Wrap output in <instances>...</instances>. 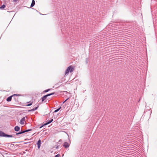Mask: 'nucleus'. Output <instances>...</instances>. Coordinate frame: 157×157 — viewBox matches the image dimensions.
I'll list each match as a JSON object with an SVG mask.
<instances>
[{
	"label": "nucleus",
	"mask_w": 157,
	"mask_h": 157,
	"mask_svg": "<svg viewBox=\"0 0 157 157\" xmlns=\"http://www.w3.org/2000/svg\"><path fill=\"white\" fill-rule=\"evenodd\" d=\"M74 70V67L71 66H70L68 67L65 71V75H67L68 73L72 72Z\"/></svg>",
	"instance_id": "f257e3e1"
},
{
	"label": "nucleus",
	"mask_w": 157,
	"mask_h": 157,
	"mask_svg": "<svg viewBox=\"0 0 157 157\" xmlns=\"http://www.w3.org/2000/svg\"><path fill=\"white\" fill-rule=\"evenodd\" d=\"M55 94V93L53 92V93H52L50 94H47L46 95H44L42 97V98H41V101L42 102L44 101L46 99H47V98L49 96L51 95H53L54 94Z\"/></svg>",
	"instance_id": "f03ea898"
},
{
	"label": "nucleus",
	"mask_w": 157,
	"mask_h": 157,
	"mask_svg": "<svg viewBox=\"0 0 157 157\" xmlns=\"http://www.w3.org/2000/svg\"><path fill=\"white\" fill-rule=\"evenodd\" d=\"M53 119H51L49 120V121H48L47 122L45 123L44 124L42 125L40 127V128H42V127H43L44 125H46L48 124H49L51 123L52 121H53Z\"/></svg>",
	"instance_id": "7ed1b4c3"
},
{
	"label": "nucleus",
	"mask_w": 157,
	"mask_h": 157,
	"mask_svg": "<svg viewBox=\"0 0 157 157\" xmlns=\"http://www.w3.org/2000/svg\"><path fill=\"white\" fill-rule=\"evenodd\" d=\"M19 95L14 94L13 95L10 96L9 97H8V98H7L6 101H8V102L10 101L11 100L12 97L13 96H15V95L17 96V95Z\"/></svg>",
	"instance_id": "20e7f679"
},
{
	"label": "nucleus",
	"mask_w": 157,
	"mask_h": 157,
	"mask_svg": "<svg viewBox=\"0 0 157 157\" xmlns=\"http://www.w3.org/2000/svg\"><path fill=\"white\" fill-rule=\"evenodd\" d=\"M36 144L37 145V147L38 149H39L40 148L41 144V140L40 139H39L36 143Z\"/></svg>",
	"instance_id": "39448f33"
},
{
	"label": "nucleus",
	"mask_w": 157,
	"mask_h": 157,
	"mask_svg": "<svg viewBox=\"0 0 157 157\" xmlns=\"http://www.w3.org/2000/svg\"><path fill=\"white\" fill-rule=\"evenodd\" d=\"M25 117H23L20 120V123L21 125H23L25 123Z\"/></svg>",
	"instance_id": "423d86ee"
},
{
	"label": "nucleus",
	"mask_w": 157,
	"mask_h": 157,
	"mask_svg": "<svg viewBox=\"0 0 157 157\" xmlns=\"http://www.w3.org/2000/svg\"><path fill=\"white\" fill-rule=\"evenodd\" d=\"M63 146L65 148H67L69 146L68 143L67 142H64L63 144Z\"/></svg>",
	"instance_id": "0eeeda50"
},
{
	"label": "nucleus",
	"mask_w": 157,
	"mask_h": 157,
	"mask_svg": "<svg viewBox=\"0 0 157 157\" xmlns=\"http://www.w3.org/2000/svg\"><path fill=\"white\" fill-rule=\"evenodd\" d=\"M6 135V134H5L4 132H3L2 131H0V137H5Z\"/></svg>",
	"instance_id": "6e6552de"
},
{
	"label": "nucleus",
	"mask_w": 157,
	"mask_h": 157,
	"mask_svg": "<svg viewBox=\"0 0 157 157\" xmlns=\"http://www.w3.org/2000/svg\"><path fill=\"white\" fill-rule=\"evenodd\" d=\"M14 129L15 131L18 132L20 130V128L18 126H16L14 127Z\"/></svg>",
	"instance_id": "1a4fd4ad"
},
{
	"label": "nucleus",
	"mask_w": 157,
	"mask_h": 157,
	"mask_svg": "<svg viewBox=\"0 0 157 157\" xmlns=\"http://www.w3.org/2000/svg\"><path fill=\"white\" fill-rule=\"evenodd\" d=\"M35 5V1L34 0H32V3H31V6H30V7H32Z\"/></svg>",
	"instance_id": "9d476101"
},
{
	"label": "nucleus",
	"mask_w": 157,
	"mask_h": 157,
	"mask_svg": "<svg viewBox=\"0 0 157 157\" xmlns=\"http://www.w3.org/2000/svg\"><path fill=\"white\" fill-rule=\"evenodd\" d=\"M25 133L24 131L21 130V131L19 132H18L16 133V135H18L19 134H21L23 133Z\"/></svg>",
	"instance_id": "9b49d317"
},
{
	"label": "nucleus",
	"mask_w": 157,
	"mask_h": 157,
	"mask_svg": "<svg viewBox=\"0 0 157 157\" xmlns=\"http://www.w3.org/2000/svg\"><path fill=\"white\" fill-rule=\"evenodd\" d=\"M50 90V89H48L46 90L43 91V94H44L46 92H48L49 90Z\"/></svg>",
	"instance_id": "f8f14e48"
},
{
	"label": "nucleus",
	"mask_w": 157,
	"mask_h": 157,
	"mask_svg": "<svg viewBox=\"0 0 157 157\" xmlns=\"http://www.w3.org/2000/svg\"><path fill=\"white\" fill-rule=\"evenodd\" d=\"M6 7V6L3 4V5H2L0 7V9H3L4 8H5Z\"/></svg>",
	"instance_id": "ddd939ff"
},
{
	"label": "nucleus",
	"mask_w": 157,
	"mask_h": 157,
	"mask_svg": "<svg viewBox=\"0 0 157 157\" xmlns=\"http://www.w3.org/2000/svg\"><path fill=\"white\" fill-rule=\"evenodd\" d=\"M13 136L11 135H9L8 134H6V137H12Z\"/></svg>",
	"instance_id": "4468645a"
},
{
	"label": "nucleus",
	"mask_w": 157,
	"mask_h": 157,
	"mask_svg": "<svg viewBox=\"0 0 157 157\" xmlns=\"http://www.w3.org/2000/svg\"><path fill=\"white\" fill-rule=\"evenodd\" d=\"M61 108V107H60L59 108H58V109L55 110L54 111V113H56V112H58L60 109Z\"/></svg>",
	"instance_id": "2eb2a0df"
},
{
	"label": "nucleus",
	"mask_w": 157,
	"mask_h": 157,
	"mask_svg": "<svg viewBox=\"0 0 157 157\" xmlns=\"http://www.w3.org/2000/svg\"><path fill=\"white\" fill-rule=\"evenodd\" d=\"M35 109H34V108H33L31 109H30V110H28V111L29 112H32V111H35Z\"/></svg>",
	"instance_id": "dca6fc26"
},
{
	"label": "nucleus",
	"mask_w": 157,
	"mask_h": 157,
	"mask_svg": "<svg viewBox=\"0 0 157 157\" xmlns=\"http://www.w3.org/2000/svg\"><path fill=\"white\" fill-rule=\"evenodd\" d=\"M32 130L31 129H27V130H24V132L25 133V132H29V131H31Z\"/></svg>",
	"instance_id": "f3484780"
},
{
	"label": "nucleus",
	"mask_w": 157,
	"mask_h": 157,
	"mask_svg": "<svg viewBox=\"0 0 157 157\" xmlns=\"http://www.w3.org/2000/svg\"><path fill=\"white\" fill-rule=\"evenodd\" d=\"M32 105V103H29L27 105V106H30L31 105Z\"/></svg>",
	"instance_id": "a211bd4d"
},
{
	"label": "nucleus",
	"mask_w": 157,
	"mask_h": 157,
	"mask_svg": "<svg viewBox=\"0 0 157 157\" xmlns=\"http://www.w3.org/2000/svg\"><path fill=\"white\" fill-rule=\"evenodd\" d=\"M60 155L59 154H58L56 155L55 156V157H59Z\"/></svg>",
	"instance_id": "6ab92c4d"
},
{
	"label": "nucleus",
	"mask_w": 157,
	"mask_h": 157,
	"mask_svg": "<svg viewBox=\"0 0 157 157\" xmlns=\"http://www.w3.org/2000/svg\"><path fill=\"white\" fill-rule=\"evenodd\" d=\"M38 106L37 107H36L35 108H34V109H35V110H36L38 108Z\"/></svg>",
	"instance_id": "aec40b11"
},
{
	"label": "nucleus",
	"mask_w": 157,
	"mask_h": 157,
	"mask_svg": "<svg viewBox=\"0 0 157 157\" xmlns=\"http://www.w3.org/2000/svg\"><path fill=\"white\" fill-rule=\"evenodd\" d=\"M68 98H67V99H66L63 102V103H64L67 100H68Z\"/></svg>",
	"instance_id": "412c9836"
},
{
	"label": "nucleus",
	"mask_w": 157,
	"mask_h": 157,
	"mask_svg": "<svg viewBox=\"0 0 157 157\" xmlns=\"http://www.w3.org/2000/svg\"><path fill=\"white\" fill-rule=\"evenodd\" d=\"M56 149H58V148H59V146H57L56 147Z\"/></svg>",
	"instance_id": "4be33fe9"
},
{
	"label": "nucleus",
	"mask_w": 157,
	"mask_h": 157,
	"mask_svg": "<svg viewBox=\"0 0 157 157\" xmlns=\"http://www.w3.org/2000/svg\"><path fill=\"white\" fill-rule=\"evenodd\" d=\"M62 140H59V142L60 141H61Z\"/></svg>",
	"instance_id": "5701e85b"
},
{
	"label": "nucleus",
	"mask_w": 157,
	"mask_h": 157,
	"mask_svg": "<svg viewBox=\"0 0 157 157\" xmlns=\"http://www.w3.org/2000/svg\"><path fill=\"white\" fill-rule=\"evenodd\" d=\"M14 1H16V0H13Z\"/></svg>",
	"instance_id": "b1692460"
}]
</instances>
